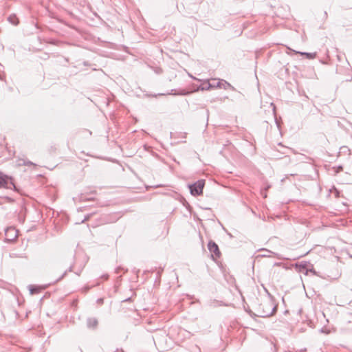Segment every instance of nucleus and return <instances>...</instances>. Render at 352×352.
I'll return each mask as SVG.
<instances>
[{
	"instance_id": "6e6552de",
	"label": "nucleus",
	"mask_w": 352,
	"mask_h": 352,
	"mask_svg": "<svg viewBox=\"0 0 352 352\" xmlns=\"http://www.w3.org/2000/svg\"><path fill=\"white\" fill-rule=\"evenodd\" d=\"M10 234H12L14 235V238L12 239H8L9 241H12L16 237V230L13 228H9L6 230V235L8 236Z\"/></svg>"
},
{
	"instance_id": "f03ea898",
	"label": "nucleus",
	"mask_w": 352,
	"mask_h": 352,
	"mask_svg": "<svg viewBox=\"0 0 352 352\" xmlns=\"http://www.w3.org/2000/svg\"><path fill=\"white\" fill-rule=\"evenodd\" d=\"M205 186V180L199 179L196 182L189 184L188 188L190 194L193 196H199L203 193V189Z\"/></svg>"
},
{
	"instance_id": "aec40b11",
	"label": "nucleus",
	"mask_w": 352,
	"mask_h": 352,
	"mask_svg": "<svg viewBox=\"0 0 352 352\" xmlns=\"http://www.w3.org/2000/svg\"><path fill=\"white\" fill-rule=\"evenodd\" d=\"M101 301H102V299L99 300V302H101Z\"/></svg>"
},
{
	"instance_id": "0eeeda50",
	"label": "nucleus",
	"mask_w": 352,
	"mask_h": 352,
	"mask_svg": "<svg viewBox=\"0 0 352 352\" xmlns=\"http://www.w3.org/2000/svg\"><path fill=\"white\" fill-rule=\"evenodd\" d=\"M294 52L296 54H300L302 56H306V58L308 59H313V58H316V53L300 52H296V51H294Z\"/></svg>"
},
{
	"instance_id": "1a4fd4ad",
	"label": "nucleus",
	"mask_w": 352,
	"mask_h": 352,
	"mask_svg": "<svg viewBox=\"0 0 352 352\" xmlns=\"http://www.w3.org/2000/svg\"><path fill=\"white\" fill-rule=\"evenodd\" d=\"M8 19L10 23L14 25H16L19 23V20L15 14L10 15Z\"/></svg>"
},
{
	"instance_id": "423d86ee",
	"label": "nucleus",
	"mask_w": 352,
	"mask_h": 352,
	"mask_svg": "<svg viewBox=\"0 0 352 352\" xmlns=\"http://www.w3.org/2000/svg\"><path fill=\"white\" fill-rule=\"evenodd\" d=\"M98 320L95 318H89L87 320V326L89 329H96L98 326Z\"/></svg>"
},
{
	"instance_id": "2eb2a0df",
	"label": "nucleus",
	"mask_w": 352,
	"mask_h": 352,
	"mask_svg": "<svg viewBox=\"0 0 352 352\" xmlns=\"http://www.w3.org/2000/svg\"><path fill=\"white\" fill-rule=\"evenodd\" d=\"M102 278H104L105 280H107L109 278V275L108 274L103 275Z\"/></svg>"
},
{
	"instance_id": "dca6fc26",
	"label": "nucleus",
	"mask_w": 352,
	"mask_h": 352,
	"mask_svg": "<svg viewBox=\"0 0 352 352\" xmlns=\"http://www.w3.org/2000/svg\"><path fill=\"white\" fill-rule=\"evenodd\" d=\"M89 216L86 217H85V218L82 221V222H84V221H87V220H88V219H89Z\"/></svg>"
},
{
	"instance_id": "ddd939ff",
	"label": "nucleus",
	"mask_w": 352,
	"mask_h": 352,
	"mask_svg": "<svg viewBox=\"0 0 352 352\" xmlns=\"http://www.w3.org/2000/svg\"><path fill=\"white\" fill-rule=\"evenodd\" d=\"M72 266H70L69 268L67 270H65L64 272V273L57 279L56 281H59L60 280H62L65 276L66 274H67L68 272H72Z\"/></svg>"
},
{
	"instance_id": "9b49d317",
	"label": "nucleus",
	"mask_w": 352,
	"mask_h": 352,
	"mask_svg": "<svg viewBox=\"0 0 352 352\" xmlns=\"http://www.w3.org/2000/svg\"><path fill=\"white\" fill-rule=\"evenodd\" d=\"M29 289L31 294H34L39 292V289L36 286L29 285Z\"/></svg>"
},
{
	"instance_id": "a211bd4d",
	"label": "nucleus",
	"mask_w": 352,
	"mask_h": 352,
	"mask_svg": "<svg viewBox=\"0 0 352 352\" xmlns=\"http://www.w3.org/2000/svg\"><path fill=\"white\" fill-rule=\"evenodd\" d=\"M84 65H87V62H84Z\"/></svg>"
},
{
	"instance_id": "7ed1b4c3",
	"label": "nucleus",
	"mask_w": 352,
	"mask_h": 352,
	"mask_svg": "<svg viewBox=\"0 0 352 352\" xmlns=\"http://www.w3.org/2000/svg\"><path fill=\"white\" fill-rule=\"evenodd\" d=\"M261 306L263 307V310L258 315L260 317H269L273 315L276 311V306H274L272 302H266L261 304Z\"/></svg>"
},
{
	"instance_id": "4468645a",
	"label": "nucleus",
	"mask_w": 352,
	"mask_h": 352,
	"mask_svg": "<svg viewBox=\"0 0 352 352\" xmlns=\"http://www.w3.org/2000/svg\"><path fill=\"white\" fill-rule=\"evenodd\" d=\"M309 272L313 273L314 274H316V272L315 271V270L314 268L308 270V272Z\"/></svg>"
},
{
	"instance_id": "20e7f679",
	"label": "nucleus",
	"mask_w": 352,
	"mask_h": 352,
	"mask_svg": "<svg viewBox=\"0 0 352 352\" xmlns=\"http://www.w3.org/2000/svg\"><path fill=\"white\" fill-rule=\"evenodd\" d=\"M222 86L224 89H226L227 87H231L230 84L227 82L226 80H221L217 82V85H213L210 82L204 83L198 87V90H209L211 88L222 87Z\"/></svg>"
},
{
	"instance_id": "f3484780",
	"label": "nucleus",
	"mask_w": 352,
	"mask_h": 352,
	"mask_svg": "<svg viewBox=\"0 0 352 352\" xmlns=\"http://www.w3.org/2000/svg\"><path fill=\"white\" fill-rule=\"evenodd\" d=\"M120 269V267H118V268H117V269H116V273H118V272H119Z\"/></svg>"
},
{
	"instance_id": "6ab92c4d",
	"label": "nucleus",
	"mask_w": 352,
	"mask_h": 352,
	"mask_svg": "<svg viewBox=\"0 0 352 352\" xmlns=\"http://www.w3.org/2000/svg\"><path fill=\"white\" fill-rule=\"evenodd\" d=\"M101 301H102V299L99 300V302H101Z\"/></svg>"
},
{
	"instance_id": "9d476101",
	"label": "nucleus",
	"mask_w": 352,
	"mask_h": 352,
	"mask_svg": "<svg viewBox=\"0 0 352 352\" xmlns=\"http://www.w3.org/2000/svg\"><path fill=\"white\" fill-rule=\"evenodd\" d=\"M190 92L188 91H186L184 90H182L179 92H175V91L174 89H172L171 90V92L169 94H173V95H180V96H186V95H188Z\"/></svg>"
},
{
	"instance_id": "39448f33",
	"label": "nucleus",
	"mask_w": 352,
	"mask_h": 352,
	"mask_svg": "<svg viewBox=\"0 0 352 352\" xmlns=\"http://www.w3.org/2000/svg\"><path fill=\"white\" fill-rule=\"evenodd\" d=\"M208 248L209 251L211 253L214 254V255L216 257H217V258L220 257L221 252L219 250V246L217 245V244L215 242H214L213 241H210L208 244Z\"/></svg>"
},
{
	"instance_id": "f257e3e1",
	"label": "nucleus",
	"mask_w": 352,
	"mask_h": 352,
	"mask_svg": "<svg viewBox=\"0 0 352 352\" xmlns=\"http://www.w3.org/2000/svg\"><path fill=\"white\" fill-rule=\"evenodd\" d=\"M0 188H5L7 189H14L17 190L16 186L14 184L12 177L8 176L0 171Z\"/></svg>"
},
{
	"instance_id": "412c9836",
	"label": "nucleus",
	"mask_w": 352,
	"mask_h": 352,
	"mask_svg": "<svg viewBox=\"0 0 352 352\" xmlns=\"http://www.w3.org/2000/svg\"><path fill=\"white\" fill-rule=\"evenodd\" d=\"M10 236H13V237H14V235H12V234H10Z\"/></svg>"
},
{
	"instance_id": "f8f14e48",
	"label": "nucleus",
	"mask_w": 352,
	"mask_h": 352,
	"mask_svg": "<svg viewBox=\"0 0 352 352\" xmlns=\"http://www.w3.org/2000/svg\"><path fill=\"white\" fill-rule=\"evenodd\" d=\"M307 265H308V264L306 262L300 263L298 265V266L300 267V271H302V270H306L305 274H308Z\"/></svg>"
}]
</instances>
